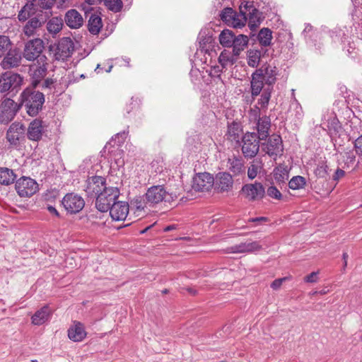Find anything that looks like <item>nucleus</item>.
<instances>
[{
  "label": "nucleus",
  "instance_id": "f257e3e1",
  "mask_svg": "<svg viewBox=\"0 0 362 362\" xmlns=\"http://www.w3.org/2000/svg\"><path fill=\"white\" fill-rule=\"evenodd\" d=\"M52 16L51 11L37 10L33 4H26L18 13V20L23 23L22 35L29 38L39 35L43 25Z\"/></svg>",
  "mask_w": 362,
  "mask_h": 362
},
{
  "label": "nucleus",
  "instance_id": "f03ea898",
  "mask_svg": "<svg viewBox=\"0 0 362 362\" xmlns=\"http://www.w3.org/2000/svg\"><path fill=\"white\" fill-rule=\"evenodd\" d=\"M35 88H27L21 93V103L19 105L24 106L26 112L31 117L37 116L42 110L45 103V95Z\"/></svg>",
  "mask_w": 362,
  "mask_h": 362
},
{
  "label": "nucleus",
  "instance_id": "7ed1b4c3",
  "mask_svg": "<svg viewBox=\"0 0 362 362\" xmlns=\"http://www.w3.org/2000/svg\"><path fill=\"white\" fill-rule=\"evenodd\" d=\"M262 139H259L255 132H246L242 137L241 151L245 158H253L259 151Z\"/></svg>",
  "mask_w": 362,
  "mask_h": 362
},
{
  "label": "nucleus",
  "instance_id": "20e7f679",
  "mask_svg": "<svg viewBox=\"0 0 362 362\" xmlns=\"http://www.w3.org/2000/svg\"><path fill=\"white\" fill-rule=\"evenodd\" d=\"M35 61V62L30 67L31 86L33 88H36L45 78L49 66L48 59L45 55L40 57Z\"/></svg>",
  "mask_w": 362,
  "mask_h": 362
},
{
  "label": "nucleus",
  "instance_id": "39448f33",
  "mask_svg": "<svg viewBox=\"0 0 362 362\" xmlns=\"http://www.w3.org/2000/svg\"><path fill=\"white\" fill-rule=\"evenodd\" d=\"M119 191L117 187H107L96 197L95 206L101 212H107L110 206L119 197Z\"/></svg>",
  "mask_w": 362,
  "mask_h": 362
},
{
  "label": "nucleus",
  "instance_id": "423d86ee",
  "mask_svg": "<svg viewBox=\"0 0 362 362\" xmlns=\"http://www.w3.org/2000/svg\"><path fill=\"white\" fill-rule=\"evenodd\" d=\"M240 12L243 11L244 16L248 19V26L252 31L256 30L262 21V13L254 6V2L243 1L239 6Z\"/></svg>",
  "mask_w": 362,
  "mask_h": 362
},
{
  "label": "nucleus",
  "instance_id": "0eeeda50",
  "mask_svg": "<svg viewBox=\"0 0 362 362\" xmlns=\"http://www.w3.org/2000/svg\"><path fill=\"white\" fill-rule=\"evenodd\" d=\"M21 105L11 98H5L0 104V124H7L13 119Z\"/></svg>",
  "mask_w": 362,
  "mask_h": 362
},
{
  "label": "nucleus",
  "instance_id": "6e6552de",
  "mask_svg": "<svg viewBox=\"0 0 362 362\" xmlns=\"http://www.w3.org/2000/svg\"><path fill=\"white\" fill-rule=\"evenodd\" d=\"M145 199L146 203L156 204L162 202H170L173 196L166 191L164 185H154L147 189Z\"/></svg>",
  "mask_w": 362,
  "mask_h": 362
},
{
  "label": "nucleus",
  "instance_id": "1a4fd4ad",
  "mask_svg": "<svg viewBox=\"0 0 362 362\" xmlns=\"http://www.w3.org/2000/svg\"><path fill=\"white\" fill-rule=\"evenodd\" d=\"M23 82V78L17 73L6 72L0 77V93H6L19 88Z\"/></svg>",
  "mask_w": 362,
  "mask_h": 362
},
{
  "label": "nucleus",
  "instance_id": "9d476101",
  "mask_svg": "<svg viewBox=\"0 0 362 362\" xmlns=\"http://www.w3.org/2000/svg\"><path fill=\"white\" fill-rule=\"evenodd\" d=\"M16 190L21 197H30L39 189L37 182L28 177H22L16 182Z\"/></svg>",
  "mask_w": 362,
  "mask_h": 362
},
{
  "label": "nucleus",
  "instance_id": "9b49d317",
  "mask_svg": "<svg viewBox=\"0 0 362 362\" xmlns=\"http://www.w3.org/2000/svg\"><path fill=\"white\" fill-rule=\"evenodd\" d=\"M45 49L44 42L40 38H35L28 41L24 47L23 55L28 61H35L42 56Z\"/></svg>",
  "mask_w": 362,
  "mask_h": 362
},
{
  "label": "nucleus",
  "instance_id": "f8f14e48",
  "mask_svg": "<svg viewBox=\"0 0 362 362\" xmlns=\"http://www.w3.org/2000/svg\"><path fill=\"white\" fill-rule=\"evenodd\" d=\"M62 204L66 211L70 214L78 213L85 206L84 199L74 192L67 193L62 199Z\"/></svg>",
  "mask_w": 362,
  "mask_h": 362
},
{
  "label": "nucleus",
  "instance_id": "ddd939ff",
  "mask_svg": "<svg viewBox=\"0 0 362 362\" xmlns=\"http://www.w3.org/2000/svg\"><path fill=\"white\" fill-rule=\"evenodd\" d=\"M25 127L20 122L12 123L6 132V139L12 146H18L25 138Z\"/></svg>",
  "mask_w": 362,
  "mask_h": 362
},
{
  "label": "nucleus",
  "instance_id": "4468645a",
  "mask_svg": "<svg viewBox=\"0 0 362 362\" xmlns=\"http://www.w3.org/2000/svg\"><path fill=\"white\" fill-rule=\"evenodd\" d=\"M242 192L250 201L262 199L265 195V189L262 183L255 182L246 184L242 187Z\"/></svg>",
  "mask_w": 362,
  "mask_h": 362
},
{
  "label": "nucleus",
  "instance_id": "2eb2a0df",
  "mask_svg": "<svg viewBox=\"0 0 362 362\" xmlns=\"http://www.w3.org/2000/svg\"><path fill=\"white\" fill-rule=\"evenodd\" d=\"M214 183V177L209 173L198 174L193 180V187L197 191H209Z\"/></svg>",
  "mask_w": 362,
  "mask_h": 362
},
{
  "label": "nucleus",
  "instance_id": "dca6fc26",
  "mask_svg": "<svg viewBox=\"0 0 362 362\" xmlns=\"http://www.w3.org/2000/svg\"><path fill=\"white\" fill-rule=\"evenodd\" d=\"M22 53L18 48L11 49L4 56L1 65L4 69L16 68L20 66Z\"/></svg>",
  "mask_w": 362,
  "mask_h": 362
},
{
  "label": "nucleus",
  "instance_id": "f3484780",
  "mask_svg": "<svg viewBox=\"0 0 362 362\" xmlns=\"http://www.w3.org/2000/svg\"><path fill=\"white\" fill-rule=\"evenodd\" d=\"M105 187H107L105 178L93 176L88 180L85 190L88 196H98Z\"/></svg>",
  "mask_w": 362,
  "mask_h": 362
},
{
  "label": "nucleus",
  "instance_id": "a211bd4d",
  "mask_svg": "<svg viewBox=\"0 0 362 362\" xmlns=\"http://www.w3.org/2000/svg\"><path fill=\"white\" fill-rule=\"evenodd\" d=\"M214 185L221 192H229L233 186V177L229 173L220 172L216 174Z\"/></svg>",
  "mask_w": 362,
  "mask_h": 362
},
{
  "label": "nucleus",
  "instance_id": "6ab92c4d",
  "mask_svg": "<svg viewBox=\"0 0 362 362\" xmlns=\"http://www.w3.org/2000/svg\"><path fill=\"white\" fill-rule=\"evenodd\" d=\"M110 215L115 221H123L129 213V204L126 202H115L110 206Z\"/></svg>",
  "mask_w": 362,
  "mask_h": 362
},
{
  "label": "nucleus",
  "instance_id": "aec40b11",
  "mask_svg": "<svg viewBox=\"0 0 362 362\" xmlns=\"http://www.w3.org/2000/svg\"><path fill=\"white\" fill-rule=\"evenodd\" d=\"M265 145L264 150L269 156H276L283 153L282 139L279 135H272Z\"/></svg>",
  "mask_w": 362,
  "mask_h": 362
},
{
  "label": "nucleus",
  "instance_id": "412c9836",
  "mask_svg": "<svg viewBox=\"0 0 362 362\" xmlns=\"http://www.w3.org/2000/svg\"><path fill=\"white\" fill-rule=\"evenodd\" d=\"M262 245L257 241L245 242L235 245L226 250V253L253 252L262 249Z\"/></svg>",
  "mask_w": 362,
  "mask_h": 362
},
{
  "label": "nucleus",
  "instance_id": "4be33fe9",
  "mask_svg": "<svg viewBox=\"0 0 362 362\" xmlns=\"http://www.w3.org/2000/svg\"><path fill=\"white\" fill-rule=\"evenodd\" d=\"M255 73L265 81L268 87H272L276 81V67L272 66L268 64H263Z\"/></svg>",
  "mask_w": 362,
  "mask_h": 362
},
{
  "label": "nucleus",
  "instance_id": "5701e85b",
  "mask_svg": "<svg viewBox=\"0 0 362 362\" xmlns=\"http://www.w3.org/2000/svg\"><path fill=\"white\" fill-rule=\"evenodd\" d=\"M66 25L71 29H78L83 24V18L76 9H70L64 16Z\"/></svg>",
  "mask_w": 362,
  "mask_h": 362
},
{
  "label": "nucleus",
  "instance_id": "b1692460",
  "mask_svg": "<svg viewBox=\"0 0 362 362\" xmlns=\"http://www.w3.org/2000/svg\"><path fill=\"white\" fill-rule=\"evenodd\" d=\"M43 132L42 121L35 119L28 126L27 136L30 140L38 141L42 139Z\"/></svg>",
  "mask_w": 362,
  "mask_h": 362
},
{
  "label": "nucleus",
  "instance_id": "393cba45",
  "mask_svg": "<svg viewBox=\"0 0 362 362\" xmlns=\"http://www.w3.org/2000/svg\"><path fill=\"white\" fill-rule=\"evenodd\" d=\"M271 127V119L269 117L264 115L256 122L257 135L259 139L266 141L269 136V129Z\"/></svg>",
  "mask_w": 362,
  "mask_h": 362
},
{
  "label": "nucleus",
  "instance_id": "a878e982",
  "mask_svg": "<svg viewBox=\"0 0 362 362\" xmlns=\"http://www.w3.org/2000/svg\"><path fill=\"white\" fill-rule=\"evenodd\" d=\"M226 168L234 176L245 173L244 161L240 156H233L228 158Z\"/></svg>",
  "mask_w": 362,
  "mask_h": 362
},
{
  "label": "nucleus",
  "instance_id": "bb28decb",
  "mask_svg": "<svg viewBox=\"0 0 362 362\" xmlns=\"http://www.w3.org/2000/svg\"><path fill=\"white\" fill-rule=\"evenodd\" d=\"M68 337L73 341H81L86 337L83 325L75 321L74 325L68 329Z\"/></svg>",
  "mask_w": 362,
  "mask_h": 362
},
{
  "label": "nucleus",
  "instance_id": "cd10ccee",
  "mask_svg": "<svg viewBox=\"0 0 362 362\" xmlns=\"http://www.w3.org/2000/svg\"><path fill=\"white\" fill-rule=\"evenodd\" d=\"M57 54L61 58L66 59L69 57L74 51V43L69 37L62 38L57 45Z\"/></svg>",
  "mask_w": 362,
  "mask_h": 362
},
{
  "label": "nucleus",
  "instance_id": "c85d7f7f",
  "mask_svg": "<svg viewBox=\"0 0 362 362\" xmlns=\"http://www.w3.org/2000/svg\"><path fill=\"white\" fill-rule=\"evenodd\" d=\"M52 315V310L46 305L37 310L32 316V323L35 325H41L49 320Z\"/></svg>",
  "mask_w": 362,
  "mask_h": 362
},
{
  "label": "nucleus",
  "instance_id": "c756f323",
  "mask_svg": "<svg viewBox=\"0 0 362 362\" xmlns=\"http://www.w3.org/2000/svg\"><path fill=\"white\" fill-rule=\"evenodd\" d=\"M249 38L247 35L243 34H239L235 35L234 38V42H233V52L235 57H238L240 54L245 49L247 46Z\"/></svg>",
  "mask_w": 362,
  "mask_h": 362
},
{
  "label": "nucleus",
  "instance_id": "7c9ffc66",
  "mask_svg": "<svg viewBox=\"0 0 362 362\" xmlns=\"http://www.w3.org/2000/svg\"><path fill=\"white\" fill-rule=\"evenodd\" d=\"M103 28L102 19L99 15L91 13L88 22V31L93 35H98Z\"/></svg>",
  "mask_w": 362,
  "mask_h": 362
},
{
  "label": "nucleus",
  "instance_id": "2f4dec72",
  "mask_svg": "<svg viewBox=\"0 0 362 362\" xmlns=\"http://www.w3.org/2000/svg\"><path fill=\"white\" fill-rule=\"evenodd\" d=\"M263 82L264 80L259 76H257L255 72L252 74V79L250 82L252 100H250V103H252L255 100V97L260 94L263 88Z\"/></svg>",
  "mask_w": 362,
  "mask_h": 362
},
{
  "label": "nucleus",
  "instance_id": "473e14b6",
  "mask_svg": "<svg viewBox=\"0 0 362 362\" xmlns=\"http://www.w3.org/2000/svg\"><path fill=\"white\" fill-rule=\"evenodd\" d=\"M274 178L279 185L284 184L288 179L289 171L287 166L279 165L273 170Z\"/></svg>",
  "mask_w": 362,
  "mask_h": 362
},
{
  "label": "nucleus",
  "instance_id": "72a5a7b5",
  "mask_svg": "<svg viewBox=\"0 0 362 362\" xmlns=\"http://www.w3.org/2000/svg\"><path fill=\"white\" fill-rule=\"evenodd\" d=\"M356 162V156L351 151L341 154L340 158L337 160V164L342 168L349 169L353 168Z\"/></svg>",
  "mask_w": 362,
  "mask_h": 362
},
{
  "label": "nucleus",
  "instance_id": "f704fd0d",
  "mask_svg": "<svg viewBox=\"0 0 362 362\" xmlns=\"http://www.w3.org/2000/svg\"><path fill=\"white\" fill-rule=\"evenodd\" d=\"M197 40L199 44V48L202 51L207 52L211 49V44L214 41L212 35L209 33H206V30H201Z\"/></svg>",
  "mask_w": 362,
  "mask_h": 362
},
{
  "label": "nucleus",
  "instance_id": "c9c22d12",
  "mask_svg": "<svg viewBox=\"0 0 362 362\" xmlns=\"http://www.w3.org/2000/svg\"><path fill=\"white\" fill-rule=\"evenodd\" d=\"M16 175L14 172L7 168H0V184L9 185L14 182Z\"/></svg>",
  "mask_w": 362,
  "mask_h": 362
},
{
  "label": "nucleus",
  "instance_id": "e433bc0d",
  "mask_svg": "<svg viewBox=\"0 0 362 362\" xmlns=\"http://www.w3.org/2000/svg\"><path fill=\"white\" fill-rule=\"evenodd\" d=\"M235 33L228 29L223 30L219 35L220 44L225 47H231L234 42Z\"/></svg>",
  "mask_w": 362,
  "mask_h": 362
},
{
  "label": "nucleus",
  "instance_id": "4c0bfd02",
  "mask_svg": "<svg viewBox=\"0 0 362 362\" xmlns=\"http://www.w3.org/2000/svg\"><path fill=\"white\" fill-rule=\"evenodd\" d=\"M236 58L230 51L224 49L222 51L218 57V62L222 68H226L228 64H233L236 62Z\"/></svg>",
  "mask_w": 362,
  "mask_h": 362
},
{
  "label": "nucleus",
  "instance_id": "58836bf2",
  "mask_svg": "<svg viewBox=\"0 0 362 362\" xmlns=\"http://www.w3.org/2000/svg\"><path fill=\"white\" fill-rule=\"evenodd\" d=\"M242 131L241 124L238 122L233 121L228 125L227 134L231 140L238 141Z\"/></svg>",
  "mask_w": 362,
  "mask_h": 362
},
{
  "label": "nucleus",
  "instance_id": "ea45409f",
  "mask_svg": "<svg viewBox=\"0 0 362 362\" xmlns=\"http://www.w3.org/2000/svg\"><path fill=\"white\" fill-rule=\"evenodd\" d=\"M257 39L262 46L267 47L271 45L272 32L269 28H264L258 33Z\"/></svg>",
  "mask_w": 362,
  "mask_h": 362
},
{
  "label": "nucleus",
  "instance_id": "a19ab883",
  "mask_svg": "<svg viewBox=\"0 0 362 362\" xmlns=\"http://www.w3.org/2000/svg\"><path fill=\"white\" fill-rule=\"evenodd\" d=\"M46 23L48 32L53 34L59 33L63 26V20L57 17L49 18Z\"/></svg>",
  "mask_w": 362,
  "mask_h": 362
},
{
  "label": "nucleus",
  "instance_id": "79ce46f5",
  "mask_svg": "<svg viewBox=\"0 0 362 362\" xmlns=\"http://www.w3.org/2000/svg\"><path fill=\"white\" fill-rule=\"evenodd\" d=\"M329 167L325 160H319L314 173L318 178H327L329 175Z\"/></svg>",
  "mask_w": 362,
  "mask_h": 362
},
{
  "label": "nucleus",
  "instance_id": "37998d69",
  "mask_svg": "<svg viewBox=\"0 0 362 362\" xmlns=\"http://www.w3.org/2000/svg\"><path fill=\"white\" fill-rule=\"evenodd\" d=\"M261 51L257 49H250L247 51V64L250 67H257L261 59Z\"/></svg>",
  "mask_w": 362,
  "mask_h": 362
},
{
  "label": "nucleus",
  "instance_id": "c03bdc74",
  "mask_svg": "<svg viewBox=\"0 0 362 362\" xmlns=\"http://www.w3.org/2000/svg\"><path fill=\"white\" fill-rule=\"evenodd\" d=\"M263 165L260 160H253L247 169V177L250 180L255 179L262 169Z\"/></svg>",
  "mask_w": 362,
  "mask_h": 362
},
{
  "label": "nucleus",
  "instance_id": "a18cd8bd",
  "mask_svg": "<svg viewBox=\"0 0 362 362\" xmlns=\"http://www.w3.org/2000/svg\"><path fill=\"white\" fill-rule=\"evenodd\" d=\"M272 90V87H267V88H264L261 95L260 98L257 101V105H259L260 106L259 107H261V109L262 110L267 109L269 102L271 98Z\"/></svg>",
  "mask_w": 362,
  "mask_h": 362
},
{
  "label": "nucleus",
  "instance_id": "49530a36",
  "mask_svg": "<svg viewBox=\"0 0 362 362\" xmlns=\"http://www.w3.org/2000/svg\"><path fill=\"white\" fill-rule=\"evenodd\" d=\"M219 16L221 20L228 25L230 22H233L232 21H234V18L237 16V12L230 7H226L221 11Z\"/></svg>",
  "mask_w": 362,
  "mask_h": 362
},
{
  "label": "nucleus",
  "instance_id": "de8ad7c7",
  "mask_svg": "<svg viewBox=\"0 0 362 362\" xmlns=\"http://www.w3.org/2000/svg\"><path fill=\"white\" fill-rule=\"evenodd\" d=\"M327 128L329 134L332 139L335 138L342 130V127L336 117L329 120Z\"/></svg>",
  "mask_w": 362,
  "mask_h": 362
},
{
  "label": "nucleus",
  "instance_id": "09e8293b",
  "mask_svg": "<svg viewBox=\"0 0 362 362\" xmlns=\"http://www.w3.org/2000/svg\"><path fill=\"white\" fill-rule=\"evenodd\" d=\"M305 185V178L300 175H296L293 177L288 182L289 188L293 190L303 189Z\"/></svg>",
  "mask_w": 362,
  "mask_h": 362
},
{
  "label": "nucleus",
  "instance_id": "8fccbe9b",
  "mask_svg": "<svg viewBox=\"0 0 362 362\" xmlns=\"http://www.w3.org/2000/svg\"><path fill=\"white\" fill-rule=\"evenodd\" d=\"M12 48V44L8 37L0 35V57L5 55Z\"/></svg>",
  "mask_w": 362,
  "mask_h": 362
},
{
  "label": "nucleus",
  "instance_id": "3c124183",
  "mask_svg": "<svg viewBox=\"0 0 362 362\" xmlns=\"http://www.w3.org/2000/svg\"><path fill=\"white\" fill-rule=\"evenodd\" d=\"M247 20V17L244 16L243 11H242V12L240 11L239 13H237V16L234 18V21H232L233 22H230L228 25L235 28H240L245 25Z\"/></svg>",
  "mask_w": 362,
  "mask_h": 362
},
{
  "label": "nucleus",
  "instance_id": "603ef678",
  "mask_svg": "<svg viewBox=\"0 0 362 362\" xmlns=\"http://www.w3.org/2000/svg\"><path fill=\"white\" fill-rule=\"evenodd\" d=\"M105 5L107 8L113 12H119L122 8V1L121 0H103Z\"/></svg>",
  "mask_w": 362,
  "mask_h": 362
},
{
  "label": "nucleus",
  "instance_id": "864d4df0",
  "mask_svg": "<svg viewBox=\"0 0 362 362\" xmlns=\"http://www.w3.org/2000/svg\"><path fill=\"white\" fill-rule=\"evenodd\" d=\"M57 81L52 78H47L45 79H42L41 81L40 84L37 86L40 87L42 90H49L55 88V83Z\"/></svg>",
  "mask_w": 362,
  "mask_h": 362
},
{
  "label": "nucleus",
  "instance_id": "5fc2aeb1",
  "mask_svg": "<svg viewBox=\"0 0 362 362\" xmlns=\"http://www.w3.org/2000/svg\"><path fill=\"white\" fill-rule=\"evenodd\" d=\"M267 194L274 199L281 200L282 199V194L275 186H270L267 188Z\"/></svg>",
  "mask_w": 362,
  "mask_h": 362
},
{
  "label": "nucleus",
  "instance_id": "6e6d98bb",
  "mask_svg": "<svg viewBox=\"0 0 362 362\" xmlns=\"http://www.w3.org/2000/svg\"><path fill=\"white\" fill-rule=\"evenodd\" d=\"M56 0H38L35 6L44 9L45 11H50L55 3Z\"/></svg>",
  "mask_w": 362,
  "mask_h": 362
},
{
  "label": "nucleus",
  "instance_id": "4d7b16f0",
  "mask_svg": "<svg viewBox=\"0 0 362 362\" xmlns=\"http://www.w3.org/2000/svg\"><path fill=\"white\" fill-rule=\"evenodd\" d=\"M261 107L258 105H255L254 107L251 108L249 111V117L251 119H254L255 121H258L259 119H261Z\"/></svg>",
  "mask_w": 362,
  "mask_h": 362
},
{
  "label": "nucleus",
  "instance_id": "13d9d810",
  "mask_svg": "<svg viewBox=\"0 0 362 362\" xmlns=\"http://www.w3.org/2000/svg\"><path fill=\"white\" fill-rule=\"evenodd\" d=\"M345 168H342L341 166L338 165L337 168L336 169L335 172L332 175V180L335 182L337 184L340 179L344 177L345 176Z\"/></svg>",
  "mask_w": 362,
  "mask_h": 362
},
{
  "label": "nucleus",
  "instance_id": "bf43d9fd",
  "mask_svg": "<svg viewBox=\"0 0 362 362\" xmlns=\"http://www.w3.org/2000/svg\"><path fill=\"white\" fill-rule=\"evenodd\" d=\"M354 148L356 153L362 156V135L355 140Z\"/></svg>",
  "mask_w": 362,
  "mask_h": 362
},
{
  "label": "nucleus",
  "instance_id": "052dcab7",
  "mask_svg": "<svg viewBox=\"0 0 362 362\" xmlns=\"http://www.w3.org/2000/svg\"><path fill=\"white\" fill-rule=\"evenodd\" d=\"M134 204L137 210L141 211L146 207L145 200L141 197H138L134 199Z\"/></svg>",
  "mask_w": 362,
  "mask_h": 362
},
{
  "label": "nucleus",
  "instance_id": "680f3d73",
  "mask_svg": "<svg viewBox=\"0 0 362 362\" xmlns=\"http://www.w3.org/2000/svg\"><path fill=\"white\" fill-rule=\"evenodd\" d=\"M223 68L219 66H214L211 68L209 71V76L211 77H221V73L222 72Z\"/></svg>",
  "mask_w": 362,
  "mask_h": 362
},
{
  "label": "nucleus",
  "instance_id": "e2e57ef3",
  "mask_svg": "<svg viewBox=\"0 0 362 362\" xmlns=\"http://www.w3.org/2000/svg\"><path fill=\"white\" fill-rule=\"evenodd\" d=\"M129 129V127H127V129ZM128 132H129L128 130L127 131L124 130L122 132L117 133V134H115V138H113V139L114 140L118 139L117 143L122 144L126 139Z\"/></svg>",
  "mask_w": 362,
  "mask_h": 362
},
{
  "label": "nucleus",
  "instance_id": "0e129e2a",
  "mask_svg": "<svg viewBox=\"0 0 362 362\" xmlns=\"http://www.w3.org/2000/svg\"><path fill=\"white\" fill-rule=\"evenodd\" d=\"M317 272H313L304 278V281L307 283H315L317 281Z\"/></svg>",
  "mask_w": 362,
  "mask_h": 362
},
{
  "label": "nucleus",
  "instance_id": "69168bd1",
  "mask_svg": "<svg viewBox=\"0 0 362 362\" xmlns=\"http://www.w3.org/2000/svg\"><path fill=\"white\" fill-rule=\"evenodd\" d=\"M287 279H288L287 277H284V278L275 279L271 284V288H273L274 290L279 289L281 287V286L282 285V283L284 281H285Z\"/></svg>",
  "mask_w": 362,
  "mask_h": 362
},
{
  "label": "nucleus",
  "instance_id": "338daca9",
  "mask_svg": "<svg viewBox=\"0 0 362 362\" xmlns=\"http://www.w3.org/2000/svg\"><path fill=\"white\" fill-rule=\"evenodd\" d=\"M267 221H268V218L264 217V216L250 218L248 219V222L256 223L257 225L261 224L263 222H267Z\"/></svg>",
  "mask_w": 362,
  "mask_h": 362
},
{
  "label": "nucleus",
  "instance_id": "774afa93",
  "mask_svg": "<svg viewBox=\"0 0 362 362\" xmlns=\"http://www.w3.org/2000/svg\"><path fill=\"white\" fill-rule=\"evenodd\" d=\"M47 209L48 210V211L52 214L53 216H55L57 217H59L60 216V214L58 212V211L56 209L55 207L51 206V205H48L47 206Z\"/></svg>",
  "mask_w": 362,
  "mask_h": 362
}]
</instances>
